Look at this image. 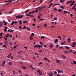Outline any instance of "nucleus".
Segmentation results:
<instances>
[{"label":"nucleus","instance_id":"obj_1","mask_svg":"<svg viewBox=\"0 0 76 76\" xmlns=\"http://www.w3.org/2000/svg\"><path fill=\"white\" fill-rule=\"evenodd\" d=\"M24 16L23 15H18L16 16V18H22Z\"/></svg>","mask_w":76,"mask_h":76},{"label":"nucleus","instance_id":"obj_2","mask_svg":"<svg viewBox=\"0 0 76 76\" xmlns=\"http://www.w3.org/2000/svg\"><path fill=\"white\" fill-rule=\"evenodd\" d=\"M75 1L74 0L73 2H72L70 4V6H73L74 5V4H75Z\"/></svg>","mask_w":76,"mask_h":76},{"label":"nucleus","instance_id":"obj_3","mask_svg":"<svg viewBox=\"0 0 76 76\" xmlns=\"http://www.w3.org/2000/svg\"><path fill=\"white\" fill-rule=\"evenodd\" d=\"M58 73H63V71L62 70H61V71L59 69L58 70Z\"/></svg>","mask_w":76,"mask_h":76},{"label":"nucleus","instance_id":"obj_4","mask_svg":"<svg viewBox=\"0 0 76 76\" xmlns=\"http://www.w3.org/2000/svg\"><path fill=\"white\" fill-rule=\"evenodd\" d=\"M5 63H6V61H4L3 62L2 64V66H3L4 65V64H5Z\"/></svg>","mask_w":76,"mask_h":76},{"label":"nucleus","instance_id":"obj_5","mask_svg":"<svg viewBox=\"0 0 76 76\" xmlns=\"http://www.w3.org/2000/svg\"><path fill=\"white\" fill-rule=\"evenodd\" d=\"M3 23H4V25H7L8 23L7 22H6L5 21H3Z\"/></svg>","mask_w":76,"mask_h":76},{"label":"nucleus","instance_id":"obj_6","mask_svg":"<svg viewBox=\"0 0 76 76\" xmlns=\"http://www.w3.org/2000/svg\"><path fill=\"white\" fill-rule=\"evenodd\" d=\"M48 75L49 76H53V74L52 73H50L48 74Z\"/></svg>","mask_w":76,"mask_h":76},{"label":"nucleus","instance_id":"obj_7","mask_svg":"<svg viewBox=\"0 0 76 76\" xmlns=\"http://www.w3.org/2000/svg\"><path fill=\"white\" fill-rule=\"evenodd\" d=\"M67 40L68 41V42H70V41H71V39L68 38H67Z\"/></svg>","mask_w":76,"mask_h":76},{"label":"nucleus","instance_id":"obj_8","mask_svg":"<svg viewBox=\"0 0 76 76\" xmlns=\"http://www.w3.org/2000/svg\"><path fill=\"white\" fill-rule=\"evenodd\" d=\"M57 5H59V6H60V4H54L53 6V7H54L55 6H56Z\"/></svg>","mask_w":76,"mask_h":76},{"label":"nucleus","instance_id":"obj_9","mask_svg":"<svg viewBox=\"0 0 76 76\" xmlns=\"http://www.w3.org/2000/svg\"><path fill=\"white\" fill-rule=\"evenodd\" d=\"M11 56H12V53H10L8 56H7V57L9 58L11 57Z\"/></svg>","mask_w":76,"mask_h":76},{"label":"nucleus","instance_id":"obj_10","mask_svg":"<svg viewBox=\"0 0 76 76\" xmlns=\"http://www.w3.org/2000/svg\"><path fill=\"white\" fill-rule=\"evenodd\" d=\"M72 1H68L67 2V4H69V3H72Z\"/></svg>","mask_w":76,"mask_h":76},{"label":"nucleus","instance_id":"obj_11","mask_svg":"<svg viewBox=\"0 0 76 76\" xmlns=\"http://www.w3.org/2000/svg\"><path fill=\"white\" fill-rule=\"evenodd\" d=\"M56 62L58 63H60V61L58 60H57L56 61Z\"/></svg>","mask_w":76,"mask_h":76},{"label":"nucleus","instance_id":"obj_12","mask_svg":"<svg viewBox=\"0 0 76 76\" xmlns=\"http://www.w3.org/2000/svg\"><path fill=\"white\" fill-rule=\"evenodd\" d=\"M62 11H63V10L61 9H59L58 10V12H61Z\"/></svg>","mask_w":76,"mask_h":76},{"label":"nucleus","instance_id":"obj_13","mask_svg":"<svg viewBox=\"0 0 76 76\" xmlns=\"http://www.w3.org/2000/svg\"><path fill=\"white\" fill-rule=\"evenodd\" d=\"M19 25H22V21H20L19 22Z\"/></svg>","mask_w":76,"mask_h":76},{"label":"nucleus","instance_id":"obj_14","mask_svg":"<svg viewBox=\"0 0 76 76\" xmlns=\"http://www.w3.org/2000/svg\"><path fill=\"white\" fill-rule=\"evenodd\" d=\"M58 42V39H56L55 40V41L54 42Z\"/></svg>","mask_w":76,"mask_h":76},{"label":"nucleus","instance_id":"obj_15","mask_svg":"<svg viewBox=\"0 0 76 76\" xmlns=\"http://www.w3.org/2000/svg\"><path fill=\"white\" fill-rule=\"evenodd\" d=\"M53 45L51 44L49 46V47L50 48H52V47H53Z\"/></svg>","mask_w":76,"mask_h":76},{"label":"nucleus","instance_id":"obj_16","mask_svg":"<svg viewBox=\"0 0 76 76\" xmlns=\"http://www.w3.org/2000/svg\"><path fill=\"white\" fill-rule=\"evenodd\" d=\"M68 12V11H66L64 10V14L67 13Z\"/></svg>","mask_w":76,"mask_h":76},{"label":"nucleus","instance_id":"obj_17","mask_svg":"<svg viewBox=\"0 0 76 76\" xmlns=\"http://www.w3.org/2000/svg\"><path fill=\"white\" fill-rule=\"evenodd\" d=\"M37 47L38 48H40V45H39V44H37Z\"/></svg>","mask_w":76,"mask_h":76},{"label":"nucleus","instance_id":"obj_18","mask_svg":"<svg viewBox=\"0 0 76 76\" xmlns=\"http://www.w3.org/2000/svg\"><path fill=\"white\" fill-rule=\"evenodd\" d=\"M75 7H76V4H74V7H73L72 8V9H74V8H75Z\"/></svg>","mask_w":76,"mask_h":76},{"label":"nucleus","instance_id":"obj_19","mask_svg":"<svg viewBox=\"0 0 76 76\" xmlns=\"http://www.w3.org/2000/svg\"><path fill=\"white\" fill-rule=\"evenodd\" d=\"M41 39H42V38H43V39H44L45 38V37L44 36H41Z\"/></svg>","mask_w":76,"mask_h":76},{"label":"nucleus","instance_id":"obj_20","mask_svg":"<svg viewBox=\"0 0 76 76\" xmlns=\"http://www.w3.org/2000/svg\"><path fill=\"white\" fill-rule=\"evenodd\" d=\"M65 48L66 49H67V50H69V46H66Z\"/></svg>","mask_w":76,"mask_h":76},{"label":"nucleus","instance_id":"obj_21","mask_svg":"<svg viewBox=\"0 0 76 76\" xmlns=\"http://www.w3.org/2000/svg\"><path fill=\"white\" fill-rule=\"evenodd\" d=\"M30 39L32 41V39H33V37L32 36H30Z\"/></svg>","mask_w":76,"mask_h":76},{"label":"nucleus","instance_id":"obj_22","mask_svg":"<svg viewBox=\"0 0 76 76\" xmlns=\"http://www.w3.org/2000/svg\"><path fill=\"white\" fill-rule=\"evenodd\" d=\"M13 24H14V21H12V23H11V25H13Z\"/></svg>","mask_w":76,"mask_h":76},{"label":"nucleus","instance_id":"obj_23","mask_svg":"<svg viewBox=\"0 0 76 76\" xmlns=\"http://www.w3.org/2000/svg\"><path fill=\"white\" fill-rule=\"evenodd\" d=\"M3 48V47H4V48H7V46H6V45H4V46H3V47H2Z\"/></svg>","mask_w":76,"mask_h":76},{"label":"nucleus","instance_id":"obj_24","mask_svg":"<svg viewBox=\"0 0 76 76\" xmlns=\"http://www.w3.org/2000/svg\"><path fill=\"white\" fill-rule=\"evenodd\" d=\"M64 53H65V54H67V53H68V51H67V50L66 51H64Z\"/></svg>","mask_w":76,"mask_h":76},{"label":"nucleus","instance_id":"obj_25","mask_svg":"<svg viewBox=\"0 0 76 76\" xmlns=\"http://www.w3.org/2000/svg\"><path fill=\"white\" fill-rule=\"evenodd\" d=\"M29 11V10H27L25 12V13H26L28 12Z\"/></svg>","mask_w":76,"mask_h":76},{"label":"nucleus","instance_id":"obj_26","mask_svg":"<svg viewBox=\"0 0 76 76\" xmlns=\"http://www.w3.org/2000/svg\"><path fill=\"white\" fill-rule=\"evenodd\" d=\"M45 20V19L41 18L39 20V21H41V20Z\"/></svg>","mask_w":76,"mask_h":76},{"label":"nucleus","instance_id":"obj_27","mask_svg":"<svg viewBox=\"0 0 76 76\" xmlns=\"http://www.w3.org/2000/svg\"><path fill=\"white\" fill-rule=\"evenodd\" d=\"M9 64L10 66L11 65V64H12V62H9Z\"/></svg>","mask_w":76,"mask_h":76},{"label":"nucleus","instance_id":"obj_28","mask_svg":"<svg viewBox=\"0 0 76 76\" xmlns=\"http://www.w3.org/2000/svg\"><path fill=\"white\" fill-rule=\"evenodd\" d=\"M28 23V21H26L23 22V23Z\"/></svg>","mask_w":76,"mask_h":76},{"label":"nucleus","instance_id":"obj_29","mask_svg":"<svg viewBox=\"0 0 76 76\" xmlns=\"http://www.w3.org/2000/svg\"><path fill=\"white\" fill-rule=\"evenodd\" d=\"M62 9H64V7H63L62 6H61L60 7Z\"/></svg>","mask_w":76,"mask_h":76},{"label":"nucleus","instance_id":"obj_30","mask_svg":"<svg viewBox=\"0 0 76 76\" xmlns=\"http://www.w3.org/2000/svg\"><path fill=\"white\" fill-rule=\"evenodd\" d=\"M22 68L23 69H26V67H25V66H22Z\"/></svg>","mask_w":76,"mask_h":76},{"label":"nucleus","instance_id":"obj_31","mask_svg":"<svg viewBox=\"0 0 76 76\" xmlns=\"http://www.w3.org/2000/svg\"><path fill=\"white\" fill-rule=\"evenodd\" d=\"M72 44H73V45H76V42H73L72 43Z\"/></svg>","mask_w":76,"mask_h":76},{"label":"nucleus","instance_id":"obj_32","mask_svg":"<svg viewBox=\"0 0 76 76\" xmlns=\"http://www.w3.org/2000/svg\"><path fill=\"white\" fill-rule=\"evenodd\" d=\"M63 48V46H62V47H60L59 48V49H62Z\"/></svg>","mask_w":76,"mask_h":76},{"label":"nucleus","instance_id":"obj_33","mask_svg":"<svg viewBox=\"0 0 76 76\" xmlns=\"http://www.w3.org/2000/svg\"><path fill=\"white\" fill-rule=\"evenodd\" d=\"M34 35V33H32L31 34V37H33Z\"/></svg>","mask_w":76,"mask_h":76},{"label":"nucleus","instance_id":"obj_34","mask_svg":"<svg viewBox=\"0 0 76 76\" xmlns=\"http://www.w3.org/2000/svg\"><path fill=\"white\" fill-rule=\"evenodd\" d=\"M37 73H40V72H41V71H40V70H38L37 71Z\"/></svg>","mask_w":76,"mask_h":76},{"label":"nucleus","instance_id":"obj_35","mask_svg":"<svg viewBox=\"0 0 76 76\" xmlns=\"http://www.w3.org/2000/svg\"><path fill=\"white\" fill-rule=\"evenodd\" d=\"M64 0H60V2H62V3L64 1Z\"/></svg>","mask_w":76,"mask_h":76},{"label":"nucleus","instance_id":"obj_36","mask_svg":"<svg viewBox=\"0 0 76 76\" xmlns=\"http://www.w3.org/2000/svg\"><path fill=\"white\" fill-rule=\"evenodd\" d=\"M54 10H55V11H57L58 10L57 9V8H54Z\"/></svg>","mask_w":76,"mask_h":76},{"label":"nucleus","instance_id":"obj_37","mask_svg":"<svg viewBox=\"0 0 76 76\" xmlns=\"http://www.w3.org/2000/svg\"><path fill=\"white\" fill-rule=\"evenodd\" d=\"M53 3H51V4L50 5V6H53Z\"/></svg>","mask_w":76,"mask_h":76},{"label":"nucleus","instance_id":"obj_38","mask_svg":"<svg viewBox=\"0 0 76 76\" xmlns=\"http://www.w3.org/2000/svg\"><path fill=\"white\" fill-rule=\"evenodd\" d=\"M73 61V62L74 63V64H76V62L75 61Z\"/></svg>","mask_w":76,"mask_h":76},{"label":"nucleus","instance_id":"obj_39","mask_svg":"<svg viewBox=\"0 0 76 76\" xmlns=\"http://www.w3.org/2000/svg\"><path fill=\"white\" fill-rule=\"evenodd\" d=\"M38 10H36L35 11H33V12H38Z\"/></svg>","mask_w":76,"mask_h":76},{"label":"nucleus","instance_id":"obj_40","mask_svg":"<svg viewBox=\"0 0 76 76\" xmlns=\"http://www.w3.org/2000/svg\"><path fill=\"white\" fill-rule=\"evenodd\" d=\"M0 35L1 36V37H2V35H3V33H1L0 34Z\"/></svg>","mask_w":76,"mask_h":76},{"label":"nucleus","instance_id":"obj_41","mask_svg":"<svg viewBox=\"0 0 76 76\" xmlns=\"http://www.w3.org/2000/svg\"><path fill=\"white\" fill-rule=\"evenodd\" d=\"M3 26V24H0V27H2Z\"/></svg>","mask_w":76,"mask_h":76},{"label":"nucleus","instance_id":"obj_42","mask_svg":"<svg viewBox=\"0 0 76 76\" xmlns=\"http://www.w3.org/2000/svg\"><path fill=\"white\" fill-rule=\"evenodd\" d=\"M27 29H28V31H31V29H30V28H28V27H27Z\"/></svg>","mask_w":76,"mask_h":76},{"label":"nucleus","instance_id":"obj_43","mask_svg":"<svg viewBox=\"0 0 76 76\" xmlns=\"http://www.w3.org/2000/svg\"><path fill=\"white\" fill-rule=\"evenodd\" d=\"M38 8H39V9H38L39 10H41V7H38Z\"/></svg>","mask_w":76,"mask_h":76},{"label":"nucleus","instance_id":"obj_44","mask_svg":"<svg viewBox=\"0 0 76 76\" xmlns=\"http://www.w3.org/2000/svg\"><path fill=\"white\" fill-rule=\"evenodd\" d=\"M50 27L52 28H55V26H51Z\"/></svg>","mask_w":76,"mask_h":76},{"label":"nucleus","instance_id":"obj_45","mask_svg":"<svg viewBox=\"0 0 76 76\" xmlns=\"http://www.w3.org/2000/svg\"><path fill=\"white\" fill-rule=\"evenodd\" d=\"M34 48H37V45H35L34 46Z\"/></svg>","mask_w":76,"mask_h":76},{"label":"nucleus","instance_id":"obj_46","mask_svg":"<svg viewBox=\"0 0 76 76\" xmlns=\"http://www.w3.org/2000/svg\"><path fill=\"white\" fill-rule=\"evenodd\" d=\"M22 52V51H20L19 52H18V54H20Z\"/></svg>","mask_w":76,"mask_h":76},{"label":"nucleus","instance_id":"obj_47","mask_svg":"<svg viewBox=\"0 0 76 76\" xmlns=\"http://www.w3.org/2000/svg\"><path fill=\"white\" fill-rule=\"evenodd\" d=\"M71 47H75V45H71Z\"/></svg>","mask_w":76,"mask_h":76},{"label":"nucleus","instance_id":"obj_48","mask_svg":"<svg viewBox=\"0 0 76 76\" xmlns=\"http://www.w3.org/2000/svg\"><path fill=\"white\" fill-rule=\"evenodd\" d=\"M42 74V73L41 72L39 73V75H41Z\"/></svg>","mask_w":76,"mask_h":76},{"label":"nucleus","instance_id":"obj_49","mask_svg":"<svg viewBox=\"0 0 76 76\" xmlns=\"http://www.w3.org/2000/svg\"><path fill=\"white\" fill-rule=\"evenodd\" d=\"M57 72L56 71H54V74H57Z\"/></svg>","mask_w":76,"mask_h":76},{"label":"nucleus","instance_id":"obj_50","mask_svg":"<svg viewBox=\"0 0 76 76\" xmlns=\"http://www.w3.org/2000/svg\"><path fill=\"white\" fill-rule=\"evenodd\" d=\"M44 59L45 60H47V58L45 57L44 58Z\"/></svg>","mask_w":76,"mask_h":76},{"label":"nucleus","instance_id":"obj_51","mask_svg":"<svg viewBox=\"0 0 76 76\" xmlns=\"http://www.w3.org/2000/svg\"><path fill=\"white\" fill-rule=\"evenodd\" d=\"M47 24H45L44 25V26H45V27H46V26H47Z\"/></svg>","mask_w":76,"mask_h":76},{"label":"nucleus","instance_id":"obj_52","mask_svg":"<svg viewBox=\"0 0 76 76\" xmlns=\"http://www.w3.org/2000/svg\"><path fill=\"white\" fill-rule=\"evenodd\" d=\"M39 52H40V53H42V50H40Z\"/></svg>","mask_w":76,"mask_h":76},{"label":"nucleus","instance_id":"obj_53","mask_svg":"<svg viewBox=\"0 0 76 76\" xmlns=\"http://www.w3.org/2000/svg\"><path fill=\"white\" fill-rule=\"evenodd\" d=\"M19 28L20 29H22V28L21 26H19Z\"/></svg>","mask_w":76,"mask_h":76},{"label":"nucleus","instance_id":"obj_54","mask_svg":"<svg viewBox=\"0 0 76 76\" xmlns=\"http://www.w3.org/2000/svg\"><path fill=\"white\" fill-rule=\"evenodd\" d=\"M31 13H32H32H34V12H29V14H31Z\"/></svg>","mask_w":76,"mask_h":76},{"label":"nucleus","instance_id":"obj_55","mask_svg":"<svg viewBox=\"0 0 76 76\" xmlns=\"http://www.w3.org/2000/svg\"><path fill=\"white\" fill-rule=\"evenodd\" d=\"M39 44H41V45H44V44H42V42H39Z\"/></svg>","mask_w":76,"mask_h":76},{"label":"nucleus","instance_id":"obj_56","mask_svg":"<svg viewBox=\"0 0 76 76\" xmlns=\"http://www.w3.org/2000/svg\"><path fill=\"white\" fill-rule=\"evenodd\" d=\"M4 38V39H5V40H6V41H7V38Z\"/></svg>","mask_w":76,"mask_h":76},{"label":"nucleus","instance_id":"obj_57","mask_svg":"<svg viewBox=\"0 0 76 76\" xmlns=\"http://www.w3.org/2000/svg\"><path fill=\"white\" fill-rule=\"evenodd\" d=\"M30 17H31V18H32L33 17V16L32 15H30Z\"/></svg>","mask_w":76,"mask_h":76},{"label":"nucleus","instance_id":"obj_58","mask_svg":"<svg viewBox=\"0 0 76 76\" xmlns=\"http://www.w3.org/2000/svg\"><path fill=\"white\" fill-rule=\"evenodd\" d=\"M7 35L8 36V37H9V36H10L9 33H7Z\"/></svg>","mask_w":76,"mask_h":76},{"label":"nucleus","instance_id":"obj_59","mask_svg":"<svg viewBox=\"0 0 76 76\" xmlns=\"http://www.w3.org/2000/svg\"><path fill=\"white\" fill-rule=\"evenodd\" d=\"M59 45L58 44H57L56 45V47H58Z\"/></svg>","mask_w":76,"mask_h":76},{"label":"nucleus","instance_id":"obj_60","mask_svg":"<svg viewBox=\"0 0 76 76\" xmlns=\"http://www.w3.org/2000/svg\"><path fill=\"white\" fill-rule=\"evenodd\" d=\"M4 31H5V32H7V30H6V29H4Z\"/></svg>","mask_w":76,"mask_h":76},{"label":"nucleus","instance_id":"obj_61","mask_svg":"<svg viewBox=\"0 0 76 76\" xmlns=\"http://www.w3.org/2000/svg\"><path fill=\"white\" fill-rule=\"evenodd\" d=\"M39 16H42V14L41 13H40L39 14Z\"/></svg>","mask_w":76,"mask_h":76},{"label":"nucleus","instance_id":"obj_62","mask_svg":"<svg viewBox=\"0 0 76 76\" xmlns=\"http://www.w3.org/2000/svg\"><path fill=\"white\" fill-rule=\"evenodd\" d=\"M42 64V62H40L39 63V65H40V64Z\"/></svg>","mask_w":76,"mask_h":76},{"label":"nucleus","instance_id":"obj_63","mask_svg":"<svg viewBox=\"0 0 76 76\" xmlns=\"http://www.w3.org/2000/svg\"><path fill=\"white\" fill-rule=\"evenodd\" d=\"M72 9H73L74 10H75V11H76V8H73Z\"/></svg>","mask_w":76,"mask_h":76},{"label":"nucleus","instance_id":"obj_64","mask_svg":"<svg viewBox=\"0 0 76 76\" xmlns=\"http://www.w3.org/2000/svg\"><path fill=\"white\" fill-rule=\"evenodd\" d=\"M26 28V26H24L23 28V29H25Z\"/></svg>","mask_w":76,"mask_h":76}]
</instances>
